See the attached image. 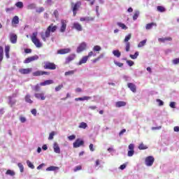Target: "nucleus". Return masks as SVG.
<instances>
[{
  "label": "nucleus",
  "instance_id": "obj_1",
  "mask_svg": "<svg viewBox=\"0 0 179 179\" xmlns=\"http://www.w3.org/2000/svg\"><path fill=\"white\" fill-rule=\"evenodd\" d=\"M57 29V26L54 25L53 23L49 25L48 27L45 29V32H41L40 36L43 42H46L48 38L50 37L51 33H55Z\"/></svg>",
  "mask_w": 179,
  "mask_h": 179
},
{
  "label": "nucleus",
  "instance_id": "obj_2",
  "mask_svg": "<svg viewBox=\"0 0 179 179\" xmlns=\"http://www.w3.org/2000/svg\"><path fill=\"white\" fill-rule=\"evenodd\" d=\"M31 42L34 43L35 46L37 48H41L43 46L41 41H40L39 38H37V32H34L32 34V36L31 37Z\"/></svg>",
  "mask_w": 179,
  "mask_h": 179
},
{
  "label": "nucleus",
  "instance_id": "obj_3",
  "mask_svg": "<svg viewBox=\"0 0 179 179\" xmlns=\"http://www.w3.org/2000/svg\"><path fill=\"white\" fill-rule=\"evenodd\" d=\"M82 6V2L81 1H77L75 3H71V9L73 11V16H76L77 15V11L79 10V8Z\"/></svg>",
  "mask_w": 179,
  "mask_h": 179
},
{
  "label": "nucleus",
  "instance_id": "obj_4",
  "mask_svg": "<svg viewBox=\"0 0 179 179\" xmlns=\"http://www.w3.org/2000/svg\"><path fill=\"white\" fill-rule=\"evenodd\" d=\"M43 69L54 71L57 69V65L55 63L46 62L43 65Z\"/></svg>",
  "mask_w": 179,
  "mask_h": 179
},
{
  "label": "nucleus",
  "instance_id": "obj_5",
  "mask_svg": "<svg viewBox=\"0 0 179 179\" xmlns=\"http://www.w3.org/2000/svg\"><path fill=\"white\" fill-rule=\"evenodd\" d=\"M130 39H131V34H128L124 39V43H125V51L127 52L130 51V43L129 42Z\"/></svg>",
  "mask_w": 179,
  "mask_h": 179
},
{
  "label": "nucleus",
  "instance_id": "obj_6",
  "mask_svg": "<svg viewBox=\"0 0 179 179\" xmlns=\"http://www.w3.org/2000/svg\"><path fill=\"white\" fill-rule=\"evenodd\" d=\"M145 163L148 166H152L153 163H155V158L152 156H148L145 158Z\"/></svg>",
  "mask_w": 179,
  "mask_h": 179
},
{
  "label": "nucleus",
  "instance_id": "obj_7",
  "mask_svg": "<svg viewBox=\"0 0 179 179\" xmlns=\"http://www.w3.org/2000/svg\"><path fill=\"white\" fill-rule=\"evenodd\" d=\"M60 23H61V27H60L59 31L61 33H64L66 31V24L68 23V22L66 20H61Z\"/></svg>",
  "mask_w": 179,
  "mask_h": 179
},
{
  "label": "nucleus",
  "instance_id": "obj_8",
  "mask_svg": "<svg viewBox=\"0 0 179 179\" xmlns=\"http://www.w3.org/2000/svg\"><path fill=\"white\" fill-rule=\"evenodd\" d=\"M84 145V141L80 138L76 140L74 143H73V148H78Z\"/></svg>",
  "mask_w": 179,
  "mask_h": 179
},
{
  "label": "nucleus",
  "instance_id": "obj_9",
  "mask_svg": "<svg viewBox=\"0 0 179 179\" xmlns=\"http://www.w3.org/2000/svg\"><path fill=\"white\" fill-rule=\"evenodd\" d=\"M33 71V69L31 68H28V69H19V73L21 75H28Z\"/></svg>",
  "mask_w": 179,
  "mask_h": 179
},
{
  "label": "nucleus",
  "instance_id": "obj_10",
  "mask_svg": "<svg viewBox=\"0 0 179 179\" xmlns=\"http://www.w3.org/2000/svg\"><path fill=\"white\" fill-rule=\"evenodd\" d=\"M38 58H39V57L37 55L29 57L27 58L25 60H24V64H29L35 60H38Z\"/></svg>",
  "mask_w": 179,
  "mask_h": 179
},
{
  "label": "nucleus",
  "instance_id": "obj_11",
  "mask_svg": "<svg viewBox=\"0 0 179 179\" xmlns=\"http://www.w3.org/2000/svg\"><path fill=\"white\" fill-rule=\"evenodd\" d=\"M49 76L50 73L48 71H34L32 73V76Z\"/></svg>",
  "mask_w": 179,
  "mask_h": 179
},
{
  "label": "nucleus",
  "instance_id": "obj_12",
  "mask_svg": "<svg viewBox=\"0 0 179 179\" xmlns=\"http://www.w3.org/2000/svg\"><path fill=\"white\" fill-rule=\"evenodd\" d=\"M128 148L129 149V151H128L127 155L128 157H131L135 153L134 144H129V145H128Z\"/></svg>",
  "mask_w": 179,
  "mask_h": 179
},
{
  "label": "nucleus",
  "instance_id": "obj_13",
  "mask_svg": "<svg viewBox=\"0 0 179 179\" xmlns=\"http://www.w3.org/2000/svg\"><path fill=\"white\" fill-rule=\"evenodd\" d=\"M34 97L36 98L38 100H42V101L45 100V94L43 92L42 93H35Z\"/></svg>",
  "mask_w": 179,
  "mask_h": 179
},
{
  "label": "nucleus",
  "instance_id": "obj_14",
  "mask_svg": "<svg viewBox=\"0 0 179 179\" xmlns=\"http://www.w3.org/2000/svg\"><path fill=\"white\" fill-rule=\"evenodd\" d=\"M86 47H87V45H86L85 43H81V44L78 46V48H77V52H78V53H80V52H82L83 51L85 50Z\"/></svg>",
  "mask_w": 179,
  "mask_h": 179
},
{
  "label": "nucleus",
  "instance_id": "obj_15",
  "mask_svg": "<svg viewBox=\"0 0 179 179\" xmlns=\"http://www.w3.org/2000/svg\"><path fill=\"white\" fill-rule=\"evenodd\" d=\"M69 52H71V49L69 48H64V49L57 50L58 55H65V54H69Z\"/></svg>",
  "mask_w": 179,
  "mask_h": 179
},
{
  "label": "nucleus",
  "instance_id": "obj_16",
  "mask_svg": "<svg viewBox=\"0 0 179 179\" xmlns=\"http://www.w3.org/2000/svg\"><path fill=\"white\" fill-rule=\"evenodd\" d=\"M73 29L77 30L78 31H83V27L80 23L75 22L73 24Z\"/></svg>",
  "mask_w": 179,
  "mask_h": 179
},
{
  "label": "nucleus",
  "instance_id": "obj_17",
  "mask_svg": "<svg viewBox=\"0 0 179 179\" xmlns=\"http://www.w3.org/2000/svg\"><path fill=\"white\" fill-rule=\"evenodd\" d=\"M80 22H92L94 20V17H80Z\"/></svg>",
  "mask_w": 179,
  "mask_h": 179
},
{
  "label": "nucleus",
  "instance_id": "obj_18",
  "mask_svg": "<svg viewBox=\"0 0 179 179\" xmlns=\"http://www.w3.org/2000/svg\"><path fill=\"white\" fill-rule=\"evenodd\" d=\"M127 87H128V88L130 89L131 91H132L133 93H136V87L132 83H127Z\"/></svg>",
  "mask_w": 179,
  "mask_h": 179
},
{
  "label": "nucleus",
  "instance_id": "obj_19",
  "mask_svg": "<svg viewBox=\"0 0 179 179\" xmlns=\"http://www.w3.org/2000/svg\"><path fill=\"white\" fill-rule=\"evenodd\" d=\"M76 57V56L75 55V54H71L70 55L69 57H66V64H69V62L73 61L75 59V58Z\"/></svg>",
  "mask_w": 179,
  "mask_h": 179
},
{
  "label": "nucleus",
  "instance_id": "obj_20",
  "mask_svg": "<svg viewBox=\"0 0 179 179\" xmlns=\"http://www.w3.org/2000/svg\"><path fill=\"white\" fill-rule=\"evenodd\" d=\"M9 38L12 44H15L17 43V36L16 34H11L9 36Z\"/></svg>",
  "mask_w": 179,
  "mask_h": 179
},
{
  "label": "nucleus",
  "instance_id": "obj_21",
  "mask_svg": "<svg viewBox=\"0 0 179 179\" xmlns=\"http://www.w3.org/2000/svg\"><path fill=\"white\" fill-rule=\"evenodd\" d=\"M25 101L29 104H32L34 103V101L31 99V96L30 94H27L24 97Z\"/></svg>",
  "mask_w": 179,
  "mask_h": 179
},
{
  "label": "nucleus",
  "instance_id": "obj_22",
  "mask_svg": "<svg viewBox=\"0 0 179 179\" xmlns=\"http://www.w3.org/2000/svg\"><path fill=\"white\" fill-rule=\"evenodd\" d=\"M158 41L159 43H164L166 41H170V42L172 41L173 38H172V37L169 36V37H166V38H158Z\"/></svg>",
  "mask_w": 179,
  "mask_h": 179
},
{
  "label": "nucleus",
  "instance_id": "obj_23",
  "mask_svg": "<svg viewBox=\"0 0 179 179\" xmlns=\"http://www.w3.org/2000/svg\"><path fill=\"white\" fill-rule=\"evenodd\" d=\"M88 59L89 57H85V56H83V59H81L80 60V62H78V65H82V64H86V62L88 61Z\"/></svg>",
  "mask_w": 179,
  "mask_h": 179
},
{
  "label": "nucleus",
  "instance_id": "obj_24",
  "mask_svg": "<svg viewBox=\"0 0 179 179\" xmlns=\"http://www.w3.org/2000/svg\"><path fill=\"white\" fill-rule=\"evenodd\" d=\"M127 102L124 101H117L115 103L116 108H121L123 106H126Z\"/></svg>",
  "mask_w": 179,
  "mask_h": 179
},
{
  "label": "nucleus",
  "instance_id": "obj_25",
  "mask_svg": "<svg viewBox=\"0 0 179 179\" xmlns=\"http://www.w3.org/2000/svg\"><path fill=\"white\" fill-rule=\"evenodd\" d=\"M54 152L55 153L59 154L60 153V148L59 144L57 142L54 143Z\"/></svg>",
  "mask_w": 179,
  "mask_h": 179
},
{
  "label": "nucleus",
  "instance_id": "obj_26",
  "mask_svg": "<svg viewBox=\"0 0 179 179\" xmlns=\"http://www.w3.org/2000/svg\"><path fill=\"white\" fill-rule=\"evenodd\" d=\"M5 54L7 59L10 58V45L5 46Z\"/></svg>",
  "mask_w": 179,
  "mask_h": 179
},
{
  "label": "nucleus",
  "instance_id": "obj_27",
  "mask_svg": "<svg viewBox=\"0 0 179 179\" xmlns=\"http://www.w3.org/2000/svg\"><path fill=\"white\" fill-rule=\"evenodd\" d=\"M153 27H157V24L154 22L148 23L147 25H145V29L149 30L152 29Z\"/></svg>",
  "mask_w": 179,
  "mask_h": 179
},
{
  "label": "nucleus",
  "instance_id": "obj_28",
  "mask_svg": "<svg viewBox=\"0 0 179 179\" xmlns=\"http://www.w3.org/2000/svg\"><path fill=\"white\" fill-rule=\"evenodd\" d=\"M11 23L13 25L18 24H19V17L18 16L13 17V18H12Z\"/></svg>",
  "mask_w": 179,
  "mask_h": 179
},
{
  "label": "nucleus",
  "instance_id": "obj_29",
  "mask_svg": "<svg viewBox=\"0 0 179 179\" xmlns=\"http://www.w3.org/2000/svg\"><path fill=\"white\" fill-rule=\"evenodd\" d=\"M54 82L52 80H45V82L40 83L41 86H45L53 84Z\"/></svg>",
  "mask_w": 179,
  "mask_h": 179
},
{
  "label": "nucleus",
  "instance_id": "obj_30",
  "mask_svg": "<svg viewBox=\"0 0 179 179\" xmlns=\"http://www.w3.org/2000/svg\"><path fill=\"white\" fill-rule=\"evenodd\" d=\"M59 169V168L57 166H49L46 169V171H54Z\"/></svg>",
  "mask_w": 179,
  "mask_h": 179
},
{
  "label": "nucleus",
  "instance_id": "obj_31",
  "mask_svg": "<svg viewBox=\"0 0 179 179\" xmlns=\"http://www.w3.org/2000/svg\"><path fill=\"white\" fill-rule=\"evenodd\" d=\"M3 60V48L0 46V63Z\"/></svg>",
  "mask_w": 179,
  "mask_h": 179
},
{
  "label": "nucleus",
  "instance_id": "obj_32",
  "mask_svg": "<svg viewBox=\"0 0 179 179\" xmlns=\"http://www.w3.org/2000/svg\"><path fill=\"white\" fill-rule=\"evenodd\" d=\"M157 10L160 13H164L166 10V9H165L164 6H157Z\"/></svg>",
  "mask_w": 179,
  "mask_h": 179
},
{
  "label": "nucleus",
  "instance_id": "obj_33",
  "mask_svg": "<svg viewBox=\"0 0 179 179\" xmlns=\"http://www.w3.org/2000/svg\"><path fill=\"white\" fill-rule=\"evenodd\" d=\"M36 3H29L27 6V9L28 10H33V9H36Z\"/></svg>",
  "mask_w": 179,
  "mask_h": 179
},
{
  "label": "nucleus",
  "instance_id": "obj_34",
  "mask_svg": "<svg viewBox=\"0 0 179 179\" xmlns=\"http://www.w3.org/2000/svg\"><path fill=\"white\" fill-rule=\"evenodd\" d=\"M113 54L117 58H120L121 56V52L118 50H113Z\"/></svg>",
  "mask_w": 179,
  "mask_h": 179
},
{
  "label": "nucleus",
  "instance_id": "obj_35",
  "mask_svg": "<svg viewBox=\"0 0 179 179\" xmlns=\"http://www.w3.org/2000/svg\"><path fill=\"white\" fill-rule=\"evenodd\" d=\"M101 58H103V55H99V56L98 57H96V59L92 60L93 64H95L96 62H98Z\"/></svg>",
  "mask_w": 179,
  "mask_h": 179
},
{
  "label": "nucleus",
  "instance_id": "obj_36",
  "mask_svg": "<svg viewBox=\"0 0 179 179\" xmlns=\"http://www.w3.org/2000/svg\"><path fill=\"white\" fill-rule=\"evenodd\" d=\"M146 43H147V40L146 39H145L143 41H140L138 45H137V47H138V48L143 47L145 45H146Z\"/></svg>",
  "mask_w": 179,
  "mask_h": 179
},
{
  "label": "nucleus",
  "instance_id": "obj_37",
  "mask_svg": "<svg viewBox=\"0 0 179 179\" xmlns=\"http://www.w3.org/2000/svg\"><path fill=\"white\" fill-rule=\"evenodd\" d=\"M139 150H145L148 149V147L145 145L143 143H140L138 145Z\"/></svg>",
  "mask_w": 179,
  "mask_h": 179
},
{
  "label": "nucleus",
  "instance_id": "obj_38",
  "mask_svg": "<svg viewBox=\"0 0 179 179\" xmlns=\"http://www.w3.org/2000/svg\"><path fill=\"white\" fill-rule=\"evenodd\" d=\"M40 86V85L37 84L34 87V88H32V90H34L35 92H38L41 89Z\"/></svg>",
  "mask_w": 179,
  "mask_h": 179
},
{
  "label": "nucleus",
  "instance_id": "obj_39",
  "mask_svg": "<svg viewBox=\"0 0 179 179\" xmlns=\"http://www.w3.org/2000/svg\"><path fill=\"white\" fill-rule=\"evenodd\" d=\"M87 127L88 125L85 122H80L78 128L85 129Z\"/></svg>",
  "mask_w": 179,
  "mask_h": 179
},
{
  "label": "nucleus",
  "instance_id": "obj_40",
  "mask_svg": "<svg viewBox=\"0 0 179 179\" xmlns=\"http://www.w3.org/2000/svg\"><path fill=\"white\" fill-rule=\"evenodd\" d=\"M6 175H9L10 176H15V173L13 171H11V170L8 169L7 171V172H6Z\"/></svg>",
  "mask_w": 179,
  "mask_h": 179
},
{
  "label": "nucleus",
  "instance_id": "obj_41",
  "mask_svg": "<svg viewBox=\"0 0 179 179\" xmlns=\"http://www.w3.org/2000/svg\"><path fill=\"white\" fill-rule=\"evenodd\" d=\"M117 25L119 27H121L122 29H127V26L124 23L117 22Z\"/></svg>",
  "mask_w": 179,
  "mask_h": 179
},
{
  "label": "nucleus",
  "instance_id": "obj_42",
  "mask_svg": "<svg viewBox=\"0 0 179 179\" xmlns=\"http://www.w3.org/2000/svg\"><path fill=\"white\" fill-rule=\"evenodd\" d=\"M101 50V48L98 45L93 47V51H94V52H99Z\"/></svg>",
  "mask_w": 179,
  "mask_h": 179
},
{
  "label": "nucleus",
  "instance_id": "obj_43",
  "mask_svg": "<svg viewBox=\"0 0 179 179\" xmlns=\"http://www.w3.org/2000/svg\"><path fill=\"white\" fill-rule=\"evenodd\" d=\"M138 15H139V11H136L134 12V14L133 15V20H136L138 17Z\"/></svg>",
  "mask_w": 179,
  "mask_h": 179
},
{
  "label": "nucleus",
  "instance_id": "obj_44",
  "mask_svg": "<svg viewBox=\"0 0 179 179\" xmlns=\"http://www.w3.org/2000/svg\"><path fill=\"white\" fill-rule=\"evenodd\" d=\"M138 52H136V53H134V55H130V58L132 59H136V58H138Z\"/></svg>",
  "mask_w": 179,
  "mask_h": 179
},
{
  "label": "nucleus",
  "instance_id": "obj_45",
  "mask_svg": "<svg viewBox=\"0 0 179 179\" xmlns=\"http://www.w3.org/2000/svg\"><path fill=\"white\" fill-rule=\"evenodd\" d=\"M76 71H66L64 73V76H72L74 74Z\"/></svg>",
  "mask_w": 179,
  "mask_h": 179
},
{
  "label": "nucleus",
  "instance_id": "obj_46",
  "mask_svg": "<svg viewBox=\"0 0 179 179\" xmlns=\"http://www.w3.org/2000/svg\"><path fill=\"white\" fill-rule=\"evenodd\" d=\"M95 56H96V54H94V52L91 51L89 52V54H87V56H85V57L91 58L92 57H95Z\"/></svg>",
  "mask_w": 179,
  "mask_h": 179
},
{
  "label": "nucleus",
  "instance_id": "obj_47",
  "mask_svg": "<svg viewBox=\"0 0 179 179\" xmlns=\"http://www.w3.org/2000/svg\"><path fill=\"white\" fill-rule=\"evenodd\" d=\"M64 87L63 85H59L57 87H55V92H59L61 90V89H62Z\"/></svg>",
  "mask_w": 179,
  "mask_h": 179
},
{
  "label": "nucleus",
  "instance_id": "obj_48",
  "mask_svg": "<svg viewBox=\"0 0 179 179\" xmlns=\"http://www.w3.org/2000/svg\"><path fill=\"white\" fill-rule=\"evenodd\" d=\"M27 165H28L29 169H34V166L30 161H27Z\"/></svg>",
  "mask_w": 179,
  "mask_h": 179
},
{
  "label": "nucleus",
  "instance_id": "obj_49",
  "mask_svg": "<svg viewBox=\"0 0 179 179\" xmlns=\"http://www.w3.org/2000/svg\"><path fill=\"white\" fill-rule=\"evenodd\" d=\"M15 6L19 8H23V3L22 1H19V2H17Z\"/></svg>",
  "mask_w": 179,
  "mask_h": 179
},
{
  "label": "nucleus",
  "instance_id": "obj_50",
  "mask_svg": "<svg viewBox=\"0 0 179 179\" xmlns=\"http://www.w3.org/2000/svg\"><path fill=\"white\" fill-rule=\"evenodd\" d=\"M17 166H19L20 173H23L24 167L22 163H17Z\"/></svg>",
  "mask_w": 179,
  "mask_h": 179
},
{
  "label": "nucleus",
  "instance_id": "obj_51",
  "mask_svg": "<svg viewBox=\"0 0 179 179\" xmlns=\"http://www.w3.org/2000/svg\"><path fill=\"white\" fill-rule=\"evenodd\" d=\"M44 10H45V8H44L40 7L39 8H38V9L36 10V13L40 14V13L44 12Z\"/></svg>",
  "mask_w": 179,
  "mask_h": 179
},
{
  "label": "nucleus",
  "instance_id": "obj_52",
  "mask_svg": "<svg viewBox=\"0 0 179 179\" xmlns=\"http://www.w3.org/2000/svg\"><path fill=\"white\" fill-rule=\"evenodd\" d=\"M54 136H55V132L52 131L51 133H50L48 139L52 140V139H54Z\"/></svg>",
  "mask_w": 179,
  "mask_h": 179
},
{
  "label": "nucleus",
  "instance_id": "obj_53",
  "mask_svg": "<svg viewBox=\"0 0 179 179\" xmlns=\"http://www.w3.org/2000/svg\"><path fill=\"white\" fill-rule=\"evenodd\" d=\"M127 63L129 66H132L133 65H134V62H133L132 60H127Z\"/></svg>",
  "mask_w": 179,
  "mask_h": 179
},
{
  "label": "nucleus",
  "instance_id": "obj_54",
  "mask_svg": "<svg viewBox=\"0 0 179 179\" xmlns=\"http://www.w3.org/2000/svg\"><path fill=\"white\" fill-rule=\"evenodd\" d=\"M80 170H82V166L80 165L75 167L74 172H77L78 171H80Z\"/></svg>",
  "mask_w": 179,
  "mask_h": 179
},
{
  "label": "nucleus",
  "instance_id": "obj_55",
  "mask_svg": "<svg viewBox=\"0 0 179 179\" xmlns=\"http://www.w3.org/2000/svg\"><path fill=\"white\" fill-rule=\"evenodd\" d=\"M24 52H25V54H31V50L29 48H26L25 50H24Z\"/></svg>",
  "mask_w": 179,
  "mask_h": 179
},
{
  "label": "nucleus",
  "instance_id": "obj_56",
  "mask_svg": "<svg viewBox=\"0 0 179 179\" xmlns=\"http://www.w3.org/2000/svg\"><path fill=\"white\" fill-rule=\"evenodd\" d=\"M157 102L159 103V106H164V101H162L161 99H157Z\"/></svg>",
  "mask_w": 179,
  "mask_h": 179
},
{
  "label": "nucleus",
  "instance_id": "obj_57",
  "mask_svg": "<svg viewBox=\"0 0 179 179\" xmlns=\"http://www.w3.org/2000/svg\"><path fill=\"white\" fill-rule=\"evenodd\" d=\"M172 62L173 63V64H179V58L174 59L173 60H172Z\"/></svg>",
  "mask_w": 179,
  "mask_h": 179
},
{
  "label": "nucleus",
  "instance_id": "obj_58",
  "mask_svg": "<svg viewBox=\"0 0 179 179\" xmlns=\"http://www.w3.org/2000/svg\"><path fill=\"white\" fill-rule=\"evenodd\" d=\"M115 64L119 67H122L124 66V64L123 63H120V62H115Z\"/></svg>",
  "mask_w": 179,
  "mask_h": 179
},
{
  "label": "nucleus",
  "instance_id": "obj_59",
  "mask_svg": "<svg viewBox=\"0 0 179 179\" xmlns=\"http://www.w3.org/2000/svg\"><path fill=\"white\" fill-rule=\"evenodd\" d=\"M82 98H83V101H88V100H90L92 99L91 96H85Z\"/></svg>",
  "mask_w": 179,
  "mask_h": 179
},
{
  "label": "nucleus",
  "instance_id": "obj_60",
  "mask_svg": "<svg viewBox=\"0 0 179 179\" xmlns=\"http://www.w3.org/2000/svg\"><path fill=\"white\" fill-rule=\"evenodd\" d=\"M76 138V136H75V135H72V136H69V141H73V140H74Z\"/></svg>",
  "mask_w": 179,
  "mask_h": 179
},
{
  "label": "nucleus",
  "instance_id": "obj_61",
  "mask_svg": "<svg viewBox=\"0 0 179 179\" xmlns=\"http://www.w3.org/2000/svg\"><path fill=\"white\" fill-rule=\"evenodd\" d=\"M20 120L21 123H24L26 122V118L24 117H20Z\"/></svg>",
  "mask_w": 179,
  "mask_h": 179
},
{
  "label": "nucleus",
  "instance_id": "obj_62",
  "mask_svg": "<svg viewBox=\"0 0 179 179\" xmlns=\"http://www.w3.org/2000/svg\"><path fill=\"white\" fill-rule=\"evenodd\" d=\"M127 167V164H122L120 167H119V169L120 170H124V169H126Z\"/></svg>",
  "mask_w": 179,
  "mask_h": 179
},
{
  "label": "nucleus",
  "instance_id": "obj_63",
  "mask_svg": "<svg viewBox=\"0 0 179 179\" xmlns=\"http://www.w3.org/2000/svg\"><path fill=\"white\" fill-rule=\"evenodd\" d=\"M170 107L171 108H176V102H171L170 103Z\"/></svg>",
  "mask_w": 179,
  "mask_h": 179
},
{
  "label": "nucleus",
  "instance_id": "obj_64",
  "mask_svg": "<svg viewBox=\"0 0 179 179\" xmlns=\"http://www.w3.org/2000/svg\"><path fill=\"white\" fill-rule=\"evenodd\" d=\"M31 114L34 115V116H36V113H37V111H36V109H32L31 111Z\"/></svg>",
  "mask_w": 179,
  "mask_h": 179
}]
</instances>
